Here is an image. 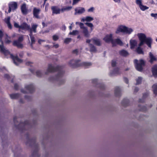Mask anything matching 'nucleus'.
<instances>
[{
  "mask_svg": "<svg viewBox=\"0 0 157 157\" xmlns=\"http://www.w3.org/2000/svg\"><path fill=\"white\" fill-rule=\"evenodd\" d=\"M40 11V9H37L36 7L34 8L33 11L34 16L36 18H39V17L38 14L39 13Z\"/></svg>",
  "mask_w": 157,
  "mask_h": 157,
  "instance_id": "obj_13",
  "label": "nucleus"
},
{
  "mask_svg": "<svg viewBox=\"0 0 157 157\" xmlns=\"http://www.w3.org/2000/svg\"><path fill=\"white\" fill-rule=\"evenodd\" d=\"M10 18L9 17L4 20L5 22L7 25L8 27L10 29L12 28V25L10 23Z\"/></svg>",
  "mask_w": 157,
  "mask_h": 157,
  "instance_id": "obj_21",
  "label": "nucleus"
},
{
  "mask_svg": "<svg viewBox=\"0 0 157 157\" xmlns=\"http://www.w3.org/2000/svg\"><path fill=\"white\" fill-rule=\"evenodd\" d=\"M75 15L81 14L85 11V10L84 8L78 7L76 8L75 9Z\"/></svg>",
  "mask_w": 157,
  "mask_h": 157,
  "instance_id": "obj_11",
  "label": "nucleus"
},
{
  "mask_svg": "<svg viewBox=\"0 0 157 157\" xmlns=\"http://www.w3.org/2000/svg\"><path fill=\"white\" fill-rule=\"evenodd\" d=\"M54 71V69L53 67L51 65H49L45 72V73L47 74L48 72H51Z\"/></svg>",
  "mask_w": 157,
  "mask_h": 157,
  "instance_id": "obj_23",
  "label": "nucleus"
},
{
  "mask_svg": "<svg viewBox=\"0 0 157 157\" xmlns=\"http://www.w3.org/2000/svg\"><path fill=\"white\" fill-rule=\"evenodd\" d=\"M52 38L54 40L56 41L59 38V36L57 35H55L53 36Z\"/></svg>",
  "mask_w": 157,
  "mask_h": 157,
  "instance_id": "obj_39",
  "label": "nucleus"
},
{
  "mask_svg": "<svg viewBox=\"0 0 157 157\" xmlns=\"http://www.w3.org/2000/svg\"><path fill=\"white\" fill-rule=\"evenodd\" d=\"M23 40V36H21L19 37L18 40V41L19 42H21Z\"/></svg>",
  "mask_w": 157,
  "mask_h": 157,
  "instance_id": "obj_44",
  "label": "nucleus"
},
{
  "mask_svg": "<svg viewBox=\"0 0 157 157\" xmlns=\"http://www.w3.org/2000/svg\"><path fill=\"white\" fill-rule=\"evenodd\" d=\"M45 11H47L48 9H47V6H46V7H45Z\"/></svg>",
  "mask_w": 157,
  "mask_h": 157,
  "instance_id": "obj_58",
  "label": "nucleus"
},
{
  "mask_svg": "<svg viewBox=\"0 0 157 157\" xmlns=\"http://www.w3.org/2000/svg\"><path fill=\"white\" fill-rule=\"evenodd\" d=\"M142 81V78L141 77H138L136 79V84H139L141 83Z\"/></svg>",
  "mask_w": 157,
  "mask_h": 157,
  "instance_id": "obj_35",
  "label": "nucleus"
},
{
  "mask_svg": "<svg viewBox=\"0 0 157 157\" xmlns=\"http://www.w3.org/2000/svg\"><path fill=\"white\" fill-rule=\"evenodd\" d=\"M151 17H154L155 19L157 18V13H151Z\"/></svg>",
  "mask_w": 157,
  "mask_h": 157,
  "instance_id": "obj_43",
  "label": "nucleus"
},
{
  "mask_svg": "<svg viewBox=\"0 0 157 157\" xmlns=\"http://www.w3.org/2000/svg\"><path fill=\"white\" fill-rule=\"evenodd\" d=\"M156 41L157 42V38L156 39Z\"/></svg>",
  "mask_w": 157,
  "mask_h": 157,
  "instance_id": "obj_62",
  "label": "nucleus"
},
{
  "mask_svg": "<svg viewBox=\"0 0 157 157\" xmlns=\"http://www.w3.org/2000/svg\"><path fill=\"white\" fill-rule=\"evenodd\" d=\"M30 27V26L27 23H23L20 25V30H29V29Z\"/></svg>",
  "mask_w": 157,
  "mask_h": 157,
  "instance_id": "obj_14",
  "label": "nucleus"
},
{
  "mask_svg": "<svg viewBox=\"0 0 157 157\" xmlns=\"http://www.w3.org/2000/svg\"><path fill=\"white\" fill-rule=\"evenodd\" d=\"M15 87L16 88H17L16 87V86H15Z\"/></svg>",
  "mask_w": 157,
  "mask_h": 157,
  "instance_id": "obj_63",
  "label": "nucleus"
},
{
  "mask_svg": "<svg viewBox=\"0 0 157 157\" xmlns=\"http://www.w3.org/2000/svg\"><path fill=\"white\" fill-rule=\"evenodd\" d=\"M10 38L4 32L1 30V39L2 40H4L5 42L9 44L11 42V41L9 40Z\"/></svg>",
  "mask_w": 157,
  "mask_h": 157,
  "instance_id": "obj_5",
  "label": "nucleus"
},
{
  "mask_svg": "<svg viewBox=\"0 0 157 157\" xmlns=\"http://www.w3.org/2000/svg\"><path fill=\"white\" fill-rule=\"evenodd\" d=\"M113 36L112 34H107L104 38L103 40L106 42H111L113 39Z\"/></svg>",
  "mask_w": 157,
  "mask_h": 157,
  "instance_id": "obj_10",
  "label": "nucleus"
},
{
  "mask_svg": "<svg viewBox=\"0 0 157 157\" xmlns=\"http://www.w3.org/2000/svg\"><path fill=\"white\" fill-rule=\"evenodd\" d=\"M8 13H10L11 10L14 11L17 8V4L15 2H11L9 4Z\"/></svg>",
  "mask_w": 157,
  "mask_h": 157,
  "instance_id": "obj_7",
  "label": "nucleus"
},
{
  "mask_svg": "<svg viewBox=\"0 0 157 157\" xmlns=\"http://www.w3.org/2000/svg\"><path fill=\"white\" fill-rule=\"evenodd\" d=\"M78 52V50H75L73 51V52L74 53L77 54Z\"/></svg>",
  "mask_w": 157,
  "mask_h": 157,
  "instance_id": "obj_54",
  "label": "nucleus"
},
{
  "mask_svg": "<svg viewBox=\"0 0 157 157\" xmlns=\"http://www.w3.org/2000/svg\"><path fill=\"white\" fill-rule=\"evenodd\" d=\"M81 0H73L72 5H74L76 4Z\"/></svg>",
  "mask_w": 157,
  "mask_h": 157,
  "instance_id": "obj_42",
  "label": "nucleus"
},
{
  "mask_svg": "<svg viewBox=\"0 0 157 157\" xmlns=\"http://www.w3.org/2000/svg\"><path fill=\"white\" fill-rule=\"evenodd\" d=\"M80 28L82 29L83 33L84 34V36L86 37H89L90 34L87 28L84 26L83 23H80Z\"/></svg>",
  "mask_w": 157,
  "mask_h": 157,
  "instance_id": "obj_8",
  "label": "nucleus"
},
{
  "mask_svg": "<svg viewBox=\"0 0 157 157\" xmlns=\"http://www.w3.org/2000/svg\"><path fill=\"white\" fill-rule=\"evenodd\" d=\"M29 36L30 37L31 40V47H33V44L35 43V40L34 37L33 36V35L29 34Z\"/></svg>",
  "mask_w": 157,
  "mask_h": 157,
  "instance_id": "obj_27",
  "label": "nucleus"
},
{
  "mask_svg": "<svg viewBox=\"0 0 157 157\" xmlns=\"http://www.w3.org/2000/svg\"><path fill=\"white\" fill-rule=\"evenodd\" d=\"M91 65V63H84V65L86 67L90 66Z\"/></svg>",
  "mask_w": 157,
  "mask_h": 157,
  "instance_id": "obj_45",
  "label": "nucleus"
},
{
  "mask_svg": "<svg viewBox=\"0 0 157 157\" xmlns=\"http://www.w3.org/2000/svg\"><path fill=\"white\" fill-rule=\"evenodd\" d=\"M120 54L123 56H126L128 55V52L125 50H122L119 52Z\"/></svg>",
  "mask_w": 157,
  "mask_h": 157,
  "instance_id": "obj_25",
  "label": "nucleus"
},
{
  "mask_svg": "<svg viewBox=\"0 0 157 157\" xmlns=\"http://www.w3.org/2000/svg\"><path fill=\"white\" fill-rule=\"evenodd\" d=\"M44 41V40H40V39L38 41V42L40 44L42 42H43Z\"/></svg>",
  "mask_w": 157,
  "mask_h": 157,
  "instance_id": "obj_50",
  "label": "nucleus"
},
{
  "mask_svg": "<svg viewBox=\"0 0 157 157\" xmlns=\"http://www.w3.org/2000/svg\"><path fill=\"white\" fill-rule=\"evenodd\" d=\"M21 11L23 14H27L28 12V10L26 7V4L25 3L23 4L21 7Z\"/></svg>",
  "mask_w": 157,
  "mask_h": 157,
  "instance_id": "obj_15",
  "label": "nucleus"
},
{
  "mask_svg": "<svg viewBox=\"0 0 157 157\" xmlns=\"http://www.w3.org/2000/svg\"><path fill=\"white\" fill-rule=\"evenodd\" d=\"M115 2L117 3H120L121 2V0H113Z\"/></svg>",
  "mask_w": 157,
  "mask_h": 157,
  "instance_id": "obj_48",
  "label": "nucleus"
},
{
  "mask_svg": "<svg viewBox=\"0 0 157 157\" xmlns=\"http://www.w3.org/2000/svg\"><path fill=\"white\" fill-rule=\"evenodd\" d=\"M15 36V34H14L12 36V37H14V36Z\"/></svg>",
  "mask_w": 157,
  "mask_h": 157,
  "instance_id": "obj_59",
  "label": "nucleus"
},
{
  "mask_svg": "<svg viewBox=\"0 0 157 157\" xmlns=\"http://www.w3.org/2000/svg\"><path fill=\"white\" fill-rule=\"evenodd\" d=\"M73 24V23H72L71 24V25L70 26H69V29H70V30H72V24Z\"/></svg>",
  "mask_w": 157,
  "mask_h": 157,
  "instance_id": "obj_52",
  "label": "nucleus"
},
{
  "mask_svg": "<svg viewBox=\"0 0 157 157\" xmlns=\"http://www.w3.org/2000/svg\"><path fill=\"white\" fill-rule=\"evenodd\" d=\"M152 88L154 93L157 95V83L155 84L153 86Z\"/></svg>",
  "mask_w": 157,
  "mask_h": 157,
  "instance_id": "obj_26",
  "label": "nucleus"
},
{
  "mask_svg": "<svg viewBox=\"0 0 157 157\" xmlns=\"http://www.w3.org/2000/svg\"><path fill=\"white\" fill-rule=\"evenodd\" d=\"M151 71L153 75L155 77H157V65H155L152 67Z\"/></svg>",
  "mask_w": 157,
  "mask_h": 157,
  "instance_id": "obj_19",
  "label": "nucleus"
},
{
  "mask_svg": "<svg viewBox=\"0 0 157 157\" xmlns=\"http://www.w3.org/2000/svg\"><path fill=\"white\" fill-rule=\"evenodd\" d=\"M38 26V25L36 24H33L32 25V27L31 29L29 28V30L30 31V33L29 34L33 35L32 33H36V29Z\"/></svg>",
  "mask_w": 157,
  "mask_h": 157,
  "instance_id": "obj_12",
  "label": "nucleus"
},
{
  "mask_svg": "<svg viewBox=\"0 0 157 157\" xmlns=\"http://www.w3.org/2000/svg\"><path fill=\"white\" fill-rule=\"evenodd\" d=\"M78 31L77 30H73L72 32H70L69 33V35H75L77 34H78Z\"/></svg>",
  "mask_w": 157,
  "mask_h": 157,
  "instance_id": "obj_33",
  "label": "nucleus"
},
{
  "mask_svg": "<svg viewBox=\"0 0 157 157\" xmlns=\"http://www.w3.org/2000/svg\"><path fill=\"white\" fill-rule=\"evenodd\" d=\"M117 44H119L120 45H122L123 44V42L119 38L117 39Z\"/></svg>",
  "mask_w": 157,
  "mask_h": 157,
  "instance_id": "obj_37",
  "label": "nucleus"
},
{
  "mask_svg": "<svg viewBox=\"0 0 157 157\" xmlns=\"http://www.w3.org/2000/svg\"><path fill=\"white\" fill-rule=\"evenodd\" d=\"M1 54H3L7 57H10L13 60L14 63L17 65L21 63L22 61L19 59L17 57H14L12 55L10 54L9 52L2 45H1Z\"/></svg>",
  "mask_w": 157,
  "mask_h": 157,
  "instance_id": "obj_3",
  "label": "nucleus"
},
{
  "mask_svg": "<svg viewBox=\"0 0 157 157\" xmlns=\"http://www.w3.org/2000/svg\"><path fill=\"white\" fill-rule=\"evenodd\" d=\"M42 25L44 27L45 25V24L44 22H42Z\"/></svg>",
  "mask_w": 157,
  "mask_h": 157,
  "instance_id": "obj_57",
  "label": "nucleus"
},
{
  "mask_svg": "<svg viewBox=\"0 0 157 157\" xmlns=\"http://www.w3.org/2000/svg\"><path fill=\"white\" fill-rule=\"evenodd\" d=\"M55 48H57L59 47V45L58 44H54L53 46Z\"/></svg>",
  "mask_w": 157,
  "mask_h": 157,
  "instance_id": "obj_51",
  "label": "nucleus"
},
{
  "mask_svg": "<svg viewBox=\"0 0 157 157\" xmlns=\"http://www.w3.org/2000/svg\"><path fill=\"white\" fill-rule=\"evenodd\" d=\"M141 46H139L136 49V51L139 54H143L144 52L142 50V49L141 48H140Z\"/></svg>",
  "mask_w": 157,
  "mask_h": 157,
  "instance_id": "obj_28",
  "label": "nucleus"
},
{
  "mask_svg": "<svg viewBox=\"0 0 157 157\" xmlns=\"http://www.w3.org/2000/svg\"><path fill=\"white\" fill-rule=\"evenodd\" d=\"M72 8L71 6H67L61 9V11L62 12H63L65 11H68L71 10Z\"/></svg>",
  "mask_w": 157,
  "mask_h": 157,
  "instance_id": "obj_31",
  "label": "nucleus"
},
{
  "mask_svg": "<svg viewBox=\"0 0 157 157\" xmlns=\"http://www.w3.org/2000/svg\"><path fill=\"white\" fill-rule=\"evenodd\" d=\"M80 23H81V22H76V25H78V24L79 25V26H80Z\"/></svg>",
  "mask_w": 157,
  "mask_h": 157,
  "instance_id": "obj_55",
  "label": "nucleus"
},
{
  "mask_svg": "<svg viewBox=\"0 0 157 157\" xmlns=\"http://www.w3.org/2000/svg\"><path fill=\"white\" fill-rule=\"evenodd\" d=\"M116 64V62L115 61L113 60L112 62V65L113 67H114Z\"/></svg>",
  "mask_w": 157,
  "mask_h": 157,
  "instance_id": "obj_46",
  "label": "nucleus"
},
{
  "mask_svg": "<svg viewBox=\"0 0 157 157\" xmlns=\"http://www.w3.org/2000/svg\"><path fill=\"white\" fill-rule=\"evenodd\" d=\"M10 97L12 99H15L17 98L19 96L18 94H13L10 95Z\"/></svg>",
  "mask_w": 157,
  "mask_h": 157,
  "instance_id": "obj_34",
  "label": "nucleus"
},
{
  "mask_svg": "<svg viewBox=\"0 0 157 157\" xmlns=\"http://www.w3.org/2000/svg\"><path fill=\"white\" fill-rule=\"evenodd\" d=\"M130 48L132 49H133L137 45V41L135 40H131L130 41Z\"/></svg>",
  "mask_w": 157,
  "mask_h": 157,
  "instance_id": "obj_20",
  "label": "nucleus"
},
{
  "mask_svg": "<svg viewBox=\"0 0 157 157\" xmlns=\"http://www.w3.org/2000/svg\"><path fill=\"white\" fill-rule=\"evenodd\" d=\"M133 29L131 27H128L124 25H118L115 31L116 34L122 33L124 34L130 35L133 32Z\"/></svg>",
  "mask_w": 157,
  "mask_h": 157,
  "instance_id": "obj_2",
  "label": "nucleus"
},
{
  "mask_svg": "<svg viewBox=\"0 0 157 157\" xmlns=\"http://www.w3.org/2000/svg\"><path fill=\"white\" fill-rule=\"evenodd\" d=\"M14 26L16 28H19V31H20V25H19L18 24H17L15 22H14Z\"/></svg>",
  "mask_w": 157,
  "mask_h": 157,
  "instance_id": "obj_40",
  "label": "nucleus"
},
{
  "mask_svg": "<svg viewBox=\"0 0 157 157\" xmlns=\"http://www.w3.org/2000/svg\"><path fill=\"white\" fill-rule=\"evenodd\" d=\"M137 36L140 42L138 45L141 46L145 43L147 46L151 48V44L152 43V39L151 37H146L145 34L142 33H139L137 34Z\"/></svg>",
  "mask_w": 157,
  "mask_h": 157,
  "instance_id": "obj_1",
  "label": "nucleus"
},
{
  "mask_svg": "<svg viewBox=\"0 0 157 157\" xmlns=\"http://www.w3.org/2000/svg\"><path fill=\"white\" fill-rule=\"evenodd\" d=\"M31 63L32 62H30V61L27 62L26 63V64L27 65H30Z\"/></svg>",
  "mask_w": 157,
  "mask_h": 157,
  "instance_id": "obj_49",
  "label": "nucleus"
},
{
  "mask_svg": "<svg viewBox=\"0 0 157 157\" xmlns=\"http://www.w3.org/2000/svg\"><path fill=\"white\" fill-rule=\"evenodd\" d=\"M94 7H91L87 11L89 12H92L94 11Z\"/></svg>",
  "mask_w": 157,
  "mask_h": 157,
  "instance_id": "obj_41",
  "label": "nucleus"
},
{
  "mask_svg": "<svg viewBox=\"0 0 157 157\" xmlns=\"http://www.w3.org/2000/svg\"><path fill=\"white\" fill-rule=\"evenodd\" d=\"M149 55L150 58V62L151 63H152L153 61L156 60V58L151 52H149Z\"/></svg>",
  "mask_w": 157,
  "mask_h": 157,
  "instance_id": "obj_24",
  "label": "nucleus"
},
{
  "mask_svg": "<svg viewBox=\"0 0 157 157\" xmlns=\"http://www.w3.org/2000/svg\"><path fill=\"white\" fill-rule=\"evenodd\" d=\"M63 28L64 29V30H65L66 29V27L65 26H63Z\"/></svg>",
  "mask_w": 157,
  "mask_h": 157,
  "instance_id": "obj_56",
  "label": "nucleus"
},
{
  "mask_svg": "<svg viewBox=\"0 0 157 157\" xmlns=\"http://www.w3.org/2000/svg\"><path fill=\"white\" fill-rule=\"evenodd\" d=\"M135 90H136V91H137L138 90V89L137 88H136Z\"/></svg>",
  "mask_w": 157,
  "mask_h": 157,
  "instance_id": "obj_61",
  "label": "nucleus"
},
{
  "mask_svg": "<svg viewBox=\"0 0 157 157\" xmlns=\"http://www.w3.org/2000/svg\"><path fill=\"white\" fill-rule=\"evenodd\" d=\"M26 90V91H24L23 90H21L22 92L25 93L28 92H32V90L33 89V87L32 85H30L26 86L25 88Z\"/></svg>",
  "mask_w": 157,
  "mask_h": 157,
  "instance_id": "obj_17",
  "label": "nucleus"
},
{
  "mask_svg": "<svg viewBox=\"0 0 157 157\" xmlns=\"http://www.w3.org/2000/svg\"><path fill=\"white\" fill-rule=\"evenodd\" d=\"M47 0H45V1H44V4H45V2H46Z\"/></svg>",
  "mask_w": 157,
  "mask_h": 157,
  "instance_id": "obj_60",
  "label": "nucleus"
},
{
  "mask_svg": "<svg viewBox=\"0 0 157 157\" xmlns=\"http://www.w3.org/2000/svg\"><path fill=\"white\" fill-rule=\"evenodd\" d=\"M71 38H67L65 39L64 42L66 44H68L71 41Z\"/></svg>",
  "mask_w": 157,
  "mask_h": 157,
  "instance_id": "obj_38",
  "label": "nucleus"
},
{
  "mask_svg": "<svg viewBox=\"0 0 157 157\" xmlns=\"http://www.w3.org/2000/svg\"><path fill=\"white\" fill-rule=\"evenodd\" d=\"M91 41H92L93 43L97 45L100 46L101 45V42L99 39L94 38L91 40L88 39L86 40V42L89 44H90Z\"/></svg>",
  "mask_w": 157,
  "mask_h": 157,
  "instance_id": "obj_9",
  "label": "nucleus"
},
{
  "mask_svg": "<svg viewBox=\"0 0 157 157\" xmlns=\"http://www.w3.org/2000/svg\"><path fill=\"white\" fill-rule=\"evenodd\" d=\"M111 43L113 46H116L117 44V39L114 40L113 39L111 42Z\"/></svg>",
  "mask_w": 157,
  "mask_h": 157,
  "instance_id": "obj_36",
  "label": "nucleus"
},
{
  "mask_svg": "<svg viewBox=\"0 0 157 157\" xmlns=\"http://www.w3.org/2000/svg\"><path fill=\"white\" fill-rule=\"evenodd\" d=\"M136 2L137 5L139 6L140 10L142 11H144L149 9V7L142 4V0H136Z\"/></svg>",
  "mask_w": 157,
  "mask_h": 157,
  "instance_id": "obj_6",
  "label": "nucleus"
},
{
  "mask_svg": "<svg viewBox=\"0 0 157 157\" xmlns=\"http://www.w3.org/2000/svg\"><path fill=\"white\" fill-rule=\"evenodd\" d=\"M21 42L19 41L18 40L14 41L13 42V44L14 46H17L18 48H21L22 47V45Z\"/></svg>",
  "mask_w": 157,
  "mask_h": 157,
  "instance_id": "obj_22",
  "label": "nucleus"
},
{
  "mask_svg": "<svg viewBox=\"0 0 157 157\" xmlns=\"http://www.w3.org/2000/svg\"><path fill=\"white\" fill-rule=\"evenodd\" d=\"M77 63V62L74 60H72L69 61V64L70 66H73Z\"/></svg>",
  "mask_w": 157,
  "mask_h": 157,
  "instance_id": "obj_32",
  "label": "nucleus"
},
{
  "mask_svg": "<svg viewBox=\"0 0 157 157\" xmlns=\"http://www.w3.org/2000/svg\"><path fill=\"white\" fill-rule=\"evenodd\" d=\"M89 46L90 47V51L91 52H95L96 51L95 47L92 44H89Z\"/></svg>",
  "mask_w": 157,
  "mask_h": 157,
  "instance_id": "obj_30",
  "label": "nucleus"
},
{
  "mask_svg": "<svg viewBox=\"0 0 157 157\" xmlns=\"http://www.w3.org/2000/svg\"><path fill=\"white\" fill-rule=\"evenodd\" d=\"M5 76L6 78L7 79H9V76L8 75H5Z\"/></svg>",
  "mask_w": 157,
  "mask_h": 157,
  "instance_id": "obj_53",
  "label": "nucleus"
},
{
  "mask_svg": "<svg viewBox=\"0 0 157 157\" xmlns=\"http://www.w3.org/2000/svg\"><path fill=\"white\" fill-rule=\"evenodd\" d=\"M94 19L93 17H91L90 16H87L85 17H83L81 18V21H87L90 22L94 20Z\"/></svg>",
  "mask_w": 157,
  "mask_h": 157,
  "instance_id": "obj_18",
  "label": "nucleus"
},
{
  "mask_svg": "<svg viewBox=\"0 0 157 157\" xmlns=\"http://www.w3.org/2000/svg\"><path fill=\"white\" fill-rule=\"evenodd\" d=\"M85 24L90 28V30L92 31L93 29L94 25H93L91 23L86 22Z\"/></svg>",
  "mask_w": 157,
  "mask_h": 157,
  "instance_id": "obj_29",
  "label": "nucleus"
},
{
  "mask_svg": "<svg viewBox=\"0 0 157 157\" xmlns=\"http://www.w3.org/2000/svg\"><path fill=\"white\" fill-rule=\"evenodd\" d=\"M136 69L139 71H141L143 69V67L144 65V62L142 59H140L139 61L137 60H134Z\"/></svg>",
  "mask_w": 157,
  "mask_h": 157,
  "instance_id": "obj_4",
  "label": "nucleus"
},
{
  "mask_svg": "<svg viewBox=\"0 0 157 157\" xmlns=\"http://www.w3.org/2000/svg\"><path fill=\"white\" fill-rule=\"evenodd\" d=\"M51 9L52 11L53 14H58L60 13V10L56 6H52Z\"/></svg>",
  "mask_w": 157,
  "mask_h": 157,
  "instance_id": "obj_16",
  "label": "nucleus"
},
{
  "mask_svg": "<svg viewBox=\"0 0 157 157\" xmlns=\"http://www.w3.org/2000/svg\"><path fill=\"white\" fill-rule=\"evenodd\" d=\"M119 71V70L118 68H116L115 70H114V71L113 73V74H117L118 73V72Z\"/></svg>",
  "mask_w": 157,
  "mask_h": 157,
  "instance_id": "obj_47",
  "label": "nucleus"
}]
</instances>
